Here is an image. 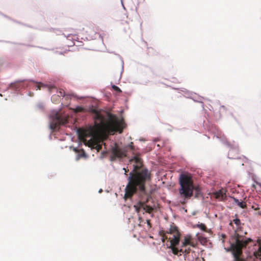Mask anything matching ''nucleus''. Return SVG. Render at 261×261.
I'll use <instances>...</instances> for the list:
<instances>
[{"instance_id": "1", "label": "nucleus", "mask_w": 261, "mask_h": 261, "mask_svg": "<svg viewBox=\"0 0 261 261\" xmlns=\"http://www.w3.org/2000/svg\"><path fill=\"white\" fill-rule=\"evenodd\" d=\"M130 163H134L133 171L129 174L127 179L128 182L125 188V200L131 198L133 196L138 192L140 200L138 204L143 208L146 213L150 214L153 208L146 203L149 200V196L147 195L145 184L151 180V172L146 168H142L143 166L142 159L138 156H134L129 160Z\"/></svg>"}, {"instance_id": "2", "label": "nucleus", "mask_w": 261, "mask_h": 261, "mask_svg": "<svg viewBox=\"0 0 261 261\" xmlns=\"http://www.w3.org/2000/svg\"><path fill=\"white\" fill-rule=\"evenodd\" d=\"M93 112L94 126L87 129H79L78 136L86 145L95 148L97 146L96 135L114 134L117 132L121 133L125 126L123 120L118 119L113 115L95 110Z\"/></svg>"}, {"instance_id": "3", "label": "nucleus", "mask_w": 261, "mask_h": 261, "mask_svg": "<svg viewBox=\"0 0 261 261\" xmlns=\"http://www.w3.org/2000/svg\"><path fill=\"white\" fill-rule=\"evenodd\" d=\"M260 240H257L258 245L253 241L251 239L248 238L245 240H240L237 238L234 244L231 245L233 255L236 259V261H245L240 259V256L242 254V249L246 247L249 244L253 246V255L257 258L261 257V243Z\"/></svg>"}, {"instance_id": "4", "label": "nucleus", "mask_w": 261, "mask_h": 261, "mask_svg": "<svg viewBox=\"0 0 261 261\" xmlns=\"http://www.w3.org/2000/svg\"><path fill=\"white\" fill-rule=\"evenodd\" d=\"M180 234L177 229V227L175 226L172 225L169 231H167L162 236V240L163 242H165V240H169L170 242V248L172 252L175 255H178L179 252L188 254L190 252V249H185L181 248L178 249L175 246L179 244L180 241Z\"/></svg>"}, {"instance_id": "5", "label": "nucleus", "mask_w": 261, "mask_h": 261, "mask_svg": "<svg viewBox=\"0 0 261 261\" xmlns=\"http://www.w3.org/2000/svg\"><path fill=\"white\" fill-rule=\"evenodd\" d=\"M179 182V193L180 196L184 198V200L190 199L193 195V190L195 188L191 175L188 173L180 174Z\"/></svg>"}, {"instance_id": "6", "label": "nucleus", "mask_w": 261, "mask_h": 261, "mask_svg": "<svg viewBox=\"0 0 261 261\" xmlns=\"http://www.w3.org/2000/svg\"><path fill=\"white\" fill-rule=\"evenodd\" d=\"M67 120L63 118L59 114L57 113L52 118L50 123V128L52 130L59 129L61 125L65 124Z\"/></svg>"}, {"instance_id": "7", "label": "nucleus", "mask_w": 261, "mask_h": 261, "mask_svg": "<svg viewBox=\"0 0 261 261\" xmlns=\"http://www.w3.org/2000/svg\"><path fill=\"white\" fill-rule=\"evenodd\" d=\"M112 155L111 156V160L114 161L116 158H122L126 156V150L119 148L117 144L112 148Z\"/></svg>"}, {"instance_id": "8", "label": "nucleus", "mask_w": 261, "mask_h": 261, "mask_svg": "<svg viewBox=\"0 0 261 261\" xmlns=\"http://www.w3.org/2000/svg\"><path fill=\"white\" fill-rule=\"evenodd\" d=\"M214 197L220 201H224L226 199V191L222 189L214 194Z\"/></svg>"}, {"instance_id": "9", "label": "nucleus", "mask_w": 261, "mask_h": 261, "mask_svg": "<svg viewBox=\"0 0 261 261\" xmlns=\"http://www.w3.org/2000/svg\"><path fill=\"white\" fill-rule=\"evenodd\" d=\"M187 245H190L194 247L195 246V243L192 241V237L190 235H187L185 237L184 241L182 242L181 247L184 248L186 247Z\"/></svg>"}, {"instance_id": "10", "label": "nucleus", "mask_w": 261, "mask_h": 261, "mask_svg": "<svg viewBox=\"0 0 261 261\" xmlns=\"http://www.w3.org/2000/svg\"><path fill=\"white\" fill-rule=\"evenodd\" d=\"M234 202L239 205L240 207L242 208H245L246 207V204L245 202L243 201H240L238 199L236 198H233Z\"/></svg>"}, {"instance_id": "11", "label": "nucleus", "mask_w": 261, "mask_h": 261, "mask_svg": "<svg viewBox=\"0 0 261 261\" xmlns=\"http://www.w3.org/2000/svg\"><path fill=\"white\" fill-rule=\"evenodd\" d=\"M84 110H85L84 108L82 107H80V106L76 107L74 109V111L75 113L82 112H84Z\"/></svg>"}, {"instance_id": "12", "label": "nucleus", "mask_w": 261, "mask_h": 261, "mask_svg": "<svg viewBox=\"0 0 261 261\" xmlns=\"http://www.w3.org/2000/svg\"><path fill=\"white\" fill-rule=\"evenodd\" d=\"M36 83L37 84L36 86L37 89L36 90H40L41 87H45L46 86L44 85L43 83L41 82H36Z\"/></svg>"}, {"instance_id": "13", "label": "nucleus", "mask_w": 261, "mask_h": 261, "mask_svg": "<svg viewBox=\"0 0 261 261\" xmlns=\"http://www.w3.org/2000/svg\"><path fill=\"white\" fill-rule=\"evenodd\" d=\"M197 227L201 229V230L203 231H206V227L205 224L201 223L200 224H197Z\"/></svg>"}, {"instance_id": "14", "label": "nucleus", "mask_w": 261, "mask_h": 261, "mask_svg": "<svg viewBox=\"0 0 261 261\" xmlns=\"http://www.w3.org/2000/svg\"><path fill=\"white\" fill-rule=\"evenodd\" d=\"M112 88L115 90L116 91V92H118V93H120L121 92V89L117 86H115V85H113L112 86Z\"/></svg>"}, {"instance_id": "15", "label": "nucleus", "mask_w": 261, "mask_h": 261, "mask_svg": "<svg viewBox=\"0 0 261 261\" xmlns=\"http://www.w3.org/2000/svg\"><path fill=\"white\" fill-rule=\"evenodd\" d=\"M235 224L239 226L241 224V221L239 219L236 218L233 220Z\"/></svg>"}, {"instance_id": "16", "label": "nucleus", "mask_w": 261, "mask_h": 261, "mask_svg": "<svg viewBox=\"0 0 261 261\" xmlns=\"http://www.w3.org/2000/svg\"><path fill=\"white\" fill-rule=\"evenodd\" d=\"M198 239L199 241L200 242H205L206 241V239L202 236H198Z\"/></svg>"}, {"instance_id": "17", "label": "nucleus", "mask_w": 261, "mask_h": 261, "mask_svg": "<svg viewBox=\"0 0 261 261\" xmlns=\"http://www.w3.org/2000/svg\"><path fill=\"white\" fill-rule=\"evenodd\" d=\"M59 95H58V96H62V97H64V96H65V92H64V91H63L60 90V91L59 92Z\"/></svg>"}, {"instance_id": "18", "label": "nucleus", "mask_w": 261, "mask_h": 261, "mask_svg": "<svg viewBox=\"0 0 261 261\" xmlns=\"http://www.w3.org/2000/svg\"><path fill=\"white\" fill-rule=\"evenodd\" d=\"M134 207L136 208V211L137 212H139V208H141L138 204V205H135Z\"/></svg>"}, {"instance_id": "19", "label": "nucleus", "mask_w": 261, "mask_h": 261, "mask_svg": "<svg viewBox=\"0 0 261 261\" xmlns=\"http://www.w3.org/2000/svg\"><path fill=\"white\" fill-rule=\"evenodd\" d=\"M129 148H130L131 150H133L134 149V146L133 145V143L132 142L129 145Z\"/></svg>"}, {"instance_id": "20", "label": "nucleus", "mask_w": 261, "mask_h": 261, "mask_svg": "<svg viewBox=\"0 0 261 261\" xmlns=\"http://www.w3.org/2000/svg\"><path fill=\"white\" fill-rule=\"evenodd\" d=\"M123 170H125V174L127 175V173L128 172V169H126L125 168H123Z\"/></svg>"}, {"instance_id": "21", "label": "nucleus", "mask_w": 261, "mask_h": 261, "mask_svg": "<svg viewBox=\"0 0 261 261\" xmlns=\"http://www.w3.org/2000/svg\"><path fill=\"white\" fill-rule=\"evenodd\" d=\"M147 224H148V225H149V226H150L151 224H150V220H147Z\"/></svg>"}, {"instance_id": "22", "label": "nucleus", "mask_w": 261, "mask_h": 261, "mask_svg": "<svg viewBox=\"0 0 261 261\" xmlns=\"http://www.w3.org/2000/svg\"><path fill=\"white\" fill-rule=\"evenodd\" d=\"M181 203L182 204H185V200H184V201H183L182 202H181Z\"/></svg>"}, {"instance_id": "23", "label": "nucleus", "mask_w": 261, "mask_h": 261, "mask_svg": "<svg viewBox=\"0 0 261 261\" xmlns=\"http://www.w3.org/2000/svg\"><path fill=\"white\" fill-rule=\"evenodd\" d=\"M71 95V96H73V97H74V96H75L74 94H72Z\"/></svg>"}]
</instances>
